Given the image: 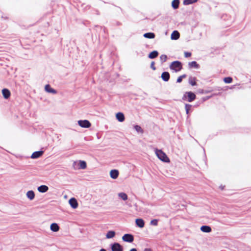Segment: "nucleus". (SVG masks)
I'll return each instance as SVG.
<instances>
[{
  "label": "nucleus",
  "instance_id": "obj_1",
  "mask_svg": "<svg viewBox=\"0 0 251 251\" xmlns=\"http://www.w3.org/2000/svg\"><path fill=\"white\" fill-rule=\"evenodd\" d=\"M154 152L158 158L161 161L165 163H169L170 162V159L166 154L161 150L155 149Z\"/></svg>",
  "mask_w": 251,
  "mask_h": 251
},
{
  "label": "nucleus",
  "instance_id": "obj_2",
  "mask_svg": "<svg viewBox=\"0 0 251 251\" xmlns=\"http://www.w3.org/2000/svg\"><path fill=\"white\" fill-rule=\"evenodd\" d=\"M182 99L183 100L191 102L196 99V95L192 92H187L184 93Z\"/></svg>",
  "mask_w": 251,
  "mask_h": 251
},
{
  "label": "nucleus",
  "instance_id": "obj_3",
  "mask_svg": "<svg viewBox=\"0 0 251 251\" xmlns=\"http://www.w3.org/2000/svg\"><path fill=\"white\" fill-rule=\"evenodd\" d=\"M170 68L176 72H178L182 69V65L180 62L176 61L173 62L170 65Z\"/></svg>",
  "mask_w": 251,
  "mask_h": 251
},
{
  "label": "nucleus",
  "instance_id": "obj_4",
  "mask_svg": "<svg viewBox=\"0 0 251 251\" xmlns=\"http://www.w3.org/2000/svg\"><path fill=\"white\" fill-rule=\"evenodd\" d=\"M77 123L80 127L83 128H89L91 126V123L87 120H79Z\"/></svg>",
  "mask_w": 251,
  "mask_h": 251
},
{
  "label": "nucleus",
  "instance_id": "obj_5",
  "mask_svg": "<svg viewBox=\"0 0 251 251\" xmlns=\"http://www.w3.org/2000/svg\"><path fill=\"white\" fill-rule=\"evenodd\" d=\"M112 251H123V247L118 243H114L111 245Z\"/></svg>",
  "mask_w": 251,
  "mask_h": 251
},
{
  "label": "nucleus",
  "instance_id": "obj_6",
  "mask_svg": "<svg viewBox=\"0 0 251 251\" xmlns=\"http://www.w3.org/2000/svg\"><path fill=\"white\" fill-rule=\"evenodd\" d=\"M69 203L70 206L74 209H76L78 205L76 200L74 198H72L69 200Z\"/></svg>",
  "mask_w": 251,
  "mask_h": 251
},
{
  "label": "nucleus",
  "instance_id": "obj_7",
  "mask_svg": "<svg viewBox=\"0 0 251 251\" xmlns=\"http://www.w3.org/2000/svg\"><path fill=\"white\" fill-rule=\"evenodd\" d=\"M122 239L125 242L131 243L133 242L134 238L132 235L126 234L122 237Z\"/></svg>",
  "mask_w": 251,
  "mask_h": 251
},
{
  "label": "nucleus",
  "instance_id": "obj_8",
  "mask_svg": "<svg viewBox=\"0 0 251 251\" xmlns=\"http://www.w3.org/2000/svg\"><path fill=\"white\" fill-rule=\"evenodd\" d=\"M1 93L3 98L5 99H8L11 96L10 91L6 88L3 89L2 90Z\"/></svg>",
  "mask_w": 251,
  "mask_h": 251
},
{
  "label": "nucleus",
  "instance_id": "obj_9",
  "mask_svg": "<svg viewBox=\"0 0 251 251\" xmlns=\"http://www.w3.org/2000/svg\"><path fill=\"white\" fill-rule=\"evenodd\" d=\"M26 197L29 200L32 201L35 197V193L32 190L28 191L26 193Z\"/></svg>",
  "mask_w": 251,
  "mask_h": 251
},
{
  "label": "nucleus",
  "instance_id": "obj_10",
  "mask_svg": "<svg viewBox=\"0 0 251 251\" xmlns=\"http://www.w3.org/2000/svg\"><path fill=\"white\" fill-rule=\"evenodd\" d=\"M119 175V171L117 170H112L110 172V176L113 179H116Z\"/></svg>",
  "mask_w": 251,
  "mask_h": 251
},
{
  "label": "nucleus",
  "instance_id": "obj_11",
  "mask_svg": "<svg viewBox=\"0 0 251 251\" xmlns=\"http://www.w3.org/2000/svg\"><path fill=\"white\" fill-rule=\"evenodd\" d=\"M45 90L47 92L49 93H51L53 94H55L57 93V91L54 89L52 88L49 84L45 85Z\"/></svg>",
  "mask_w": 251,
  "mask_h": 251
},
{
  "label": "nucleus",
  "instance_id": "obj_12",
  "mask_svg": "<svg viewBox=\"0 0 251 251\" xmlns=\"http://www.w3.org/2000/svg\"><path fill=\"white\" fill-rule=\"evenodd\" d=\"M43 153L44 151H42L34 152L32 154L31 158L32 159H36L39 158L43 154Z\"/></svg>",
  "mask_w": 251,
  "mask_h": 251
},
{
  "label": "nucleus",
  "instance_id": "obj_13",
  "mask_svg": "<svg viewBox=\"0 0 251 251\" xmlns=\"http://www.w3.org/2000/svg\"><path fill=\"white\" fill-rule=\"evenodd\" d=\"M135 224L140 228H143L145 226L144 221L140 218L136 219Z\"/></svg>",
  "mask_w": 251,
  "mask_h": 251
},
{
  "label": "nucleus",
  "instance_id": "obj_14",
  "mask_svg": "<svg viewBox=\"0 0 251 251\" xmlns=\"http://www.w3.org/2000/svg\"><path fill=\"white\" fill-rule=\"evenodd\" d=\"M116 118L120 122L124 121L125 118L124 114L122 112H118L116 114Z\"/></svg>",
  "mask_w": 251,
  "mask_h": 251
},
{
  "label": "nucleus",
  "instance_id": "obj_15",
  "mask_svg": "<svg viewBox=\"0 0 251 251\" xmlns=\"http://www.w3.org/2000/svg\"><path fill=\"white\" fill-rule=\"evenodd\" d=\"M38 191L40 193H45L49 190V187L45 185H42L37 188Z\"/></svg>",
  "mask_w": 251,
  "mask_h": 251
},
{
  "label": "nucleus",
  "instance_id": "obj_16",
  "mask_svg": "<svg viewBox=\"0 0 251 251\" xmlns=\"http://www.w3.org/2000/svg\"><path fill=\"white\" fill-rule=\"evenodd\" d=\"M50 229L53 232H57L59 230V226L56 223H52L50 226Z\"/></svg>",
  "mask_w": 251,
  "mask_h": 251
},
{
  "label": "nucleus",
  "instance_id": "obj_17",
  "mask_svg": "<svg viewBox=\"0 0 251 251\" xmlns=\"http://www.w3.org/2000/svg\"><path fill=\"white\" fill-rule=\"evenodd\" d=\"M201 230L203 232L209 233L211 231V228L208 226H202L201 227Z\"/></svg>",
  "mask_w": 251,
  "mask_h": 251
},
{
  "label": "nucleus",
  "instance_id": "obj_18",
  "mask_svg": "<svg viewBox=\"0 0 251 251\" xmlns=\"http://www.w3.org/2000/svg\"><path fill=\"white\" fill-rule=\"evenodd\" d=\"M118 197L119 199L126 201L128 199V196L124 192H120L118 194Z\"/></svg>",
  "mask_w": 251,
  "mask_h": 251
},
{
  "label": "nucleus",
  "instance_id": "obj_19",
  "mask_svg": "<svg viewBox=\"0 0 251 251\" xmlns=\"http://www.w3.org/2000/svg\"><path fill=\"white\" fill-rule=\"evenodd\" d=\"M180 35L177 31H174L171 34L172 40H177L179 38Z\"/></svg>",
  "mask_w": 251,
  "mask_h": 251
},
{
  "label": "nucleus",
  "instance_id": "obj_20",
  "mask_svg": "<svg viewBox=\"0 0 251 251\" xmlns=\"http://www.w3.org/2000/svg\"><path fill=\"white\" fill-rule=\"evenodd\" d=\"M161 77L165 81H167L170 78V75L168 72H163L161 75Z\"/></svg>",
  "mask_w": 251,
  "mask_h": 251
},
{
  "label": "nucleus",
  "instance_id": "obj_21",
  "mask_svg": "<svg viewBox=\"0 0 251 251\" xmlns=\"http://www.w3.org/2000/svg\"><path fill=\"white\" fill-rule=\"evenodd\" d=\"M79 166V169H85L86 168L87 164L85 161L82 160H79L78 162Z\"/></svg>",
  "mask_w": 251,
  "mask_h": 251
},
{
  "label": "nucleus",
  "instance_id": "obj_22",
  "mask_svg": "<svg viewBox=\"0 0 251 251\" xmlns=\"http://www.w3.org/2000/svg\"><path fill=\"white\" fill-rule=\"evenodd\" d=\"M115 236V232L112 230L108 231L106 234V238L110 239L113 238Z\"/></svg>",
  "mask_w": 251,
  "mask_h": 251
},
{
  "label": "nucleus",
  "instance_id": "obj_23",
  "mask_svg": "<svg viewBox=\"0 0 251 251\" xmlns=\"http://www.w3.org/2000/svg\"><path fill=\"white\" fill-rule=\"evenodd\" d=\"M143 36L144 37L149 39H153L155 37V34L152 32L145 33Z\"/></svg>",
  "mask_w": 251,
  "mask_h": 251
},
{
  "label": "nucleus",
  "instance_id": "obj_24",
  "mask_svg": "<svg viewBox=\"0 0 251 251\" xmlns=\"http://www.w3.org/2000/svg\"><path fill=\"white\" fill-rule=\"evenodd\" d=\"M158 53L157 51H153L151 52L149 55V57L151 59L154 58L158 56Z\"/></svg>",
  "mask_w": 251,
  "mask_h": 251
},
{
  "label": "nucleus",
  "instance_id": "obj_25",
  "mask_svg": "<svg viewBox=\"0 0 251 251\" xmlns=\"http://www.w3.org/2000/svg\"><path fill=\"white\" fill-rule=\"evenodd\" d=\"M179 3L178 0H173L172 2V6L174 9H177L178 7Z\"/></svg>",
  "mask_w": 251,
  "mask_h": 251
},
{
  "label": "nucleus",
  "instance_id": "obj_26",
  "mask_svg": "<svg viewBox=\"0 0 251 251\" xmlns=\"http://www.w3.org/2000/svg\"><path fill=\"white\" fill-rule=\"evenodd\" d=\"M196 78L195 77H190L189 79V82L192 86H195L197 85Z\"/></svg>",
  "mask_w": 251,
  "mask_h": 251
},
{
  "label": "nucleus",
  "instance_id": "obj_27",
  "mask_svg": "<svg viewBox=\"0 0 251 251\" xmlns=\"http://www.w3.org/2000/svg\"><path fill=\"white\" fill-rule=\"evenodd\" d=\"M189 66L190 68H198L199 67V65L197 63L196 61H192L189 63Z\"/></svg>",
  "mask_w": 251,
  "mask_h": 251
},
{
  "label": "nucleus",
  "instance_id": "obj_28",
  "mask_svg": "<svg viewBox=\"0 0 251 251\" xmlns=\"http://www.w3.org/2000/svg\"><path fill=\"white\" fill-rule=\"evenodd\" d=\"M197 0H184L183 1V4L184 5H189L196 2Z\"/></svg>",
  "mask_w": 251,
  "mask_h": 251
},
{
  "label": "nucleus",
  "instance_id": "obj_29",
  "mask_svg": "<svg viewBox=\"0 0 251 251\" xmlns=\"http://www.w3.org/2000/svg\"><path fill=\"white\" fill-rule=\"evenodd\" d=\"M224 81L226 83H230L232 81V78L230 77H225Z\"/></svg>",
  "mask_w": 251,
  "mask_h": 251
},
{
  "label": "nucleus",
  "instance_id": "obj_30",
  "mask_svg": "<svg viewBox=\"0 0 251 251\" xmlns=\"http://www.w3.org/2000/svg\"><path fill=\"white\" fill-rule=\"evenodd\" d=\"M161 61L163 63L165 62L167 59V56L166 55L163 54L160 56Z\"/></svg>",
  "mask_w": 251,
  "mask_h": 251
},
{
  "label": "nucleus",
  "instance_id": "obj_31",
  "mask_svg": "<svg viewBox=\"0 0 251 251\" xmlns=\"http://www.w3.org/2000/svg\"><path fill=\"white\" fill-rule=\"evenodd\" d=\"M135 129L138 132L143 133V131L141 126L136 125L134 126Z\"/></svg>",
  "mask_w": 251,
  "mask_h": 251
},
{
  "label": "nucleus",
  "instance_id": "obj_32",
  "mask_svg": "<svg viewBox=\"0 0 251 251\" xmlns=\"http://www.w3.org/2000/svg\"><path fill=\"white\" fill-rule=\"evenodd\" d=\"M185 110H186L187 114H188L190 108H191V105L189 104H186L185 105Z\"/></svg>",
  "mask_w": 251,
  "mask_h": 251
},
{
  "label": "nucleus",
  "instance_id": "obj_33",
  "mask_svg": "<svg viewBox=\"0 0 251 251\" xmlns=\"http://www.w3.org/2000/svg\"><path fill=\"white\" fill-rule=\"evenodd\" d=\"M151 224L156 226L158 224V221L156 219L152 220L151 221Z\"/></svg>",
  "mask_w": 251,
  "mask_h": 251
},
{
  "label": "nucleus",
  "instance_id": "obj_34",
  "mask_svg": "<svg viewBox=\"0 0 251 251\" xmlns=\"http://www.w3.org/2000/svg\"><path fill=\"white\" fill-rule=\"evenodd\" d=\"M184 55L185 57H189L191 55V53L190 52H185Z\"/></svg>",
  "mask_w": 251,
  "mask_h": 251
},
{
  "label": "nucleus",
  "instance_id": "obj_35",
  "mask_svg": "<svg viewBox=\"0 0 251 251\" xmlns=\"http://www.w3.org/2000/svg\"><path fill=\"white\" fill-rule=\"evenodd\" d=\"M151 68L153 70H155V67H154V62H152L151 63Z\"/></svg>",
  "mask_w": 251,
  "mask_h": 251
},
{
  "label": "nucleus",
  "instance_id": "obj_36",
  "mask_svg": "<svg viewBox=\"0 0 251 251\" xmlns=\"http://www.w3.org/2000/svg\"><path fill=\"white\" fill-rule=\"evenodd\" d=\"M182 78H181V77L180 76L177 79V82L180 83L182 81Z\"/></svg>",
  "mask_w": 251,
  "mask_h": 251
},
{
  "label": "nucleus",
  "instance_id": "obj_37",
  "mask_svg": "<svg viewBox=\"0 0 251 251\" xmlns=\"http://www.w3.org/2000/svg\"><path fill=\"white\" fill-rule=\"evenodd\" d=\"M144 251H152V250L149 248H146L144 249Z\"/></svg>",
  "mask_w": 251,
  "mask_h": 251
},
{
  "label": "nucleus",
  "instance_id": "obj_38",
  "mask_svg": "<svg viewBox=\"0 0 251 251\" xmlns=\"http://www.w3.org/2000/svg\"><path fill=\"white\" fill-rule=\"evenodd\" d=\"M129 251H137L136 249H132Z\"/></svg>",
  "mask_w": 251,
  "mask_h": 251
},
{
  "label": "nucleus",
  "instance_id": "obj_39",
  "mask_svg": "<svg viewBox=\"0 0 251 251\" xmlns=\"http://www.w3.org/2000/svg\"><path fill=\"white\" fill-rule=\"evenodd\" d=\"M180 76H181V78H182V79H183V78H185V77H186V75H181Z\"/></svg>",
  "mask_w": 251,
  "mask_h": 251
},
{
  "label": "nucleus",
  "instance_id": "obj_40",
  "mask_svg": "<svg viewBox=\"0 0 251 251\" xmlns=\"http://www.w3.org/2000/svg\"><path fill=\"white\" fill-rule=\"evenodd\" d=\"M99 251H106L105 249H100Z\"/></svg>",
  "mask_w": 251,
  "mask_h": 251
}]
</instances>
